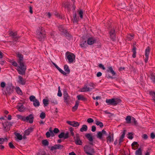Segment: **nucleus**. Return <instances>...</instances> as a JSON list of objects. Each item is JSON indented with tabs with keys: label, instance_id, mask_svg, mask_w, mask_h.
<instances>
[{
	"label": "nucleus",
	"instance_id": "nucleus-1",
	"mask_svg": "<svg viewBox=\"0 0 155 155\" xmlns=\"http://www.w3.org/2000/svg\"><path fill=\"white\" fill-rule=\"evenodd\" d=\"M17 56L19 58V60L18 61L19 64V67L18 68V73L19 74H24L25 73L26 67L23 63V56L22 55L19 54H17Z\"/></svg>",
	"mask_w": 155,
	"mask_h": 155
},
{
	"label": "nucleus",
	"instance_id": "nucleus-2",
	"mask_svg": "<svg viewBox=\"0 0 155 155\" xmlns=\"http://www.w3.org/2000/svg\"><path fill=\"white\" fill-rule=\"evenodd\" d=\"M16 117L18 119L23 121L29 123L30 124H31L33 122L34 119L33 115L32 114H30L26 117L18 114L16 115Z\"/></svg>",
	"mask_w": 155,
	"mask_h": 155
},
{
	"label": "nucleus",
	"instance_id": "nucleus-3",
	"mask_svg": "<svg viewBox=\"0 0 155 155\" xmlns=\"http://www.w3.org/2000/svg\"><path fill=\"white\" fill-rule=\"evenodd\" d=\"M58 29L61 35L71 37L72 36L68 32L67 29L63 25H60L58 27Z\"/></svg>",
	"mask_w": 155,
	"mask_h": 155
},
{
	"label": "nucleus",
	"instance_id": "nucleus-4",
	"mask_svg": "<svg viewBox=\"0 0 155 155\" xmlns=\"http://www.w3.org/2000/svg\"><path fill=\"white\" fill-rule=\"evenodd\" d=\"M36 31V35L39 40L40 41H43L45 37V32L43 31L42 28H39Z\"/></svg>",
	"mask_w": 155,
	"mask_h": 155
},
{
	"label": "nucleus",
	"instance_id": "nucleus-5",
	"mask_svg": "<svg viewBox=\"0 0 155 155\" xmlns=\"http://www.w3.org/2000/svg\"><path fill=\"white\" fill-rule=\"evenodd\" d=\"M121 100L118 98H112L111 99H107L106 102L108 105H111L113 106H116L119 103H120Z\"/></svg>",
	"mask_w": 155,
	"mask_h": 155
},
{
	"label": "nucleus",
	"instance_id": "nucleus-6",
	"mask_svg": "<svg viewBox=\"0 0 155 155\" xmlns=\"http://www.w3.org/2000/svg\"><path fill=\"white\" fill-rule=\"evenodd\" d=\"M84 151L87 155L91 153H94L95 151L94 149L87 145H85L84 147Z\"/></svg>",
	"mask_w": 155,
	"mask_h": 155
},
{
	"label": "nucleus",
	"instance_id": "nucleus-7",
	"mask_svg": "<svg viewBox=\"0 0 155 155\" xmlns=\"http://www.w3.org/2000/svg\"><path fill=\"white\" fill-rule=\"evenodd\" d=\"M66 55L69 63H72L75 58V55L71 53L67 52L66 53Z\"/></svg>",
	"mask_w": 155,
	"mask_h": 155
},
{
	"label": "nucleus",
	"instance_id": "nucleus-8",
	"mask_svg": "<svg viewBox=\"0 0 155 155\" xmlns=\"http://www.w3.org/2000/svg\"><path fill=\"white\" fill-rule=\"evenodd\" d=\"M97 41V38L94 37H91L88 38L87 40V43L89 45H93L96 43Z\"/></svg>",
	"mask_w": 155,
	"mask_h": 155
},
{
	"label": "nucleus",
	"instance_id": "nucleus-9",
	"mask_svg": "<svg viewBox=\"0 0 155 155\" xmlns=\"http://www.w3.org/2000/svg\"><path fill=\"white\" fill-rule=\"evenodd\" d=\"M64 148V146L60 144H55L51 147L50 150L52 151L57 149L62 150Z\"/></svg>",
	"mask_w": 155,
	"mask_h": 155
},
{
	"label": "nucleus",
	"instance_id": "nucleus-10",
	"mask_svg": "<svg viewBox=\"0 0 155 155\" xmlns=\"http://www.w3.org/2000/svg\"><path fill=\"white\" fill-rule=\"evenodd\" d=\"M6 89L7 92L8 94H11L12 93L13 89V86H12V83L8 84L6 87Z\"/></svg>",
	"mask_w": 155,
	"mask_h": 155
},
{
	"label": "nucleus",
	"instance_id": "nucleus-11",
	"mask_svg": "<svg viewBox=\"0 0 155 155\" xmlns=\"http://www.w3.org/2000/svg\"><path fill=\"white\" fill-rule=\"evenodd\" d=\"M12 125V123L8 121L5 122L3 124V126L4 130L8 131L10 130V127Z\"/></svg>",
	"mask_w": 155,
	"mask_h": 155
},
{
	"label": "nucleus",
	"instance_id": "nucleus-12",
	"mask_svg": "<svg viewBox=\"0 0 155 155\" xmlns=\"http://www.w3.org/2000/svg\"><path fill=\"white\" fill-rule=\"evenodd\" d=\"M109 34L111 39L113 41L115 40L116 39L115 30L113 28H112L110 31Z\"/></svg>",
	"mask_w": 155,
	"mask_h": 155
},
{
	"label": "nucleus",
	"instance_id": "nucleus-13",
	"mask_svg": "<svg viewBox=\"0 0 155 155\" xmlns=\"http://www.w3.org/2000/svg\"><path fill=\"white\" fill-rule=\"evenodd\" d=\"M106 131L103 129L101 131H99L97 132V137L101 140H102V139L103 135L104 134L106 135Z\"/></svg>",
	"mask_w": 155,
	"mask_h": 155
},
{
	"label": "nucleus",
	"instance_id": "nucleus-14",
	"mask_svg": "<svg viewBox=\"0 0 155 155\" xmlns=\"http://www.w3.org/2000/svg\"><path fill=\"white\" fill-rule=\"evenodd\" d=\"M67 123L69 125L72 126L73 127H77L79 126L80 124L78 122L75 121H67Z\"/></svg>",
	"mask_w": 155,
	"mask_h": 155
},
{
	"label": "nucleus",
	"instance_id": "nucleus-15",
	"mask_svg": "<svg viewBox=\"0 0 155 155\" xmlns=\"http://www.w3.org/2000/svg\"><path fill=\"white\" fill-rule=\"evenodd\" d=\"M69 137V133L67 132L65 134L64 132H61L60 134L58 135V137L60 138H64V139L68 138Z\"/></svg>",
	"mask_w": 155,
	"mask_h": 155
},
{
	"label": "nucleus",
	"instance_id": "nucleus-16",
	"mask_svg": "<svg viewBox=\"0 0 155 155\" xmlns=\"http://www.w3.org/2000/svg\"><path fill=\"white\" fill-rule=\"evenodd\" d=\"M64 102L66 104H68L69 102V99L70 98L67 92H64L63 94Z\"/></svg>",
	"mask_w": 155,
	"mask_h": 155
},
{
	"label": "nucleus",
	"instance_id": "nucleus-17",
	"mask_svg": "<svg viewBox=\"0 0 155 155\" xmlns=\"http://www.w3.org/2000/svg\"><path fill=\"white\" fill-rule=\"evenodd\" d=\"M107 72L110 73L113 76L115 75L116 74V72L113 70L112 66L108 67L107 68Z\"/></svg>",
	"mask_w": 155,
	"mask_h": 155
},
{
	"label": "nucleus",
	"instance_id": "nucleus-18",
	"mask_svg": "<svg viewBox=\"0 0 155 155\" xmlns=\"http://www.w3.org/2000/svg\"><path fill=\"white\" fill-rule=\"evenodd\" d=\"M17 108L18 110L21 112H22L25 110V108L23 105L21 104H19L17 106Z\"/></svg>",
	"mask_w": 155,
	"mask_h": 155
},
{
	"label": "nucleus",
	"instance_id": "nucleus-19",
	"mask_svg": "<svg viewBox=\"0 0 155 155\" xmlns=\"http://www.w3.org/2000/svg\"><path fill=\"white\" fill-rule=\"evenodd\" d=\"M107 142L108 143H110L113 142L114 140L113 134H112L110 135L107 137Z\"/></svg>",
	"mask_w": 155,
	"mask_h": 155
},
{
	"label": "nucleus",
	"instance_id": "nucleus-20",
	"mask_svg": "<svg viewBox=\"0 0 155 155\" xmlns=\"http://www.w3.org/2000/svg\"><path fill=\"white\" fill-rule=\"evenodd\" d=\"M85 136L87 138L88 140L90 142H91V143H90V144H91L92 145L93 138L91 134H87Z\"/></svg>",
	"mask_w": 155,
	"mask_h": 155
},
{
	"label": "nucleus",
	"instance_id": "nucleus-21",
	"mask_svg": "<svg viewBox=\"0 0 155 155\" xmlns=\"http://www.w3.org/2000/svg\"><path fill=\"white\" fill-rule=\"evenodd\" d=\"M34 128L33 127H30L26 130L25 131V135L28 136L31 132L33 131Z\"/></svg>",
	"mask_w": 155,
	"mask_h": 155
},
{
	"label": "nucleus",
	"instance_id": "nucleus-22",
	"mask_svg": "<svg viewBox=\"0 0 155 155\" xmlns=\"http://www.w3.org/2000/svg\"><path fill=\"white\" fill-rule=\"evenodd\" d=\"M90 90V88L89 87H87L86 85H85L84 86L80 88V91L82 92H84L89 91Z\"/></svg>",
	"mask_w": 155,
	"mask_h": 155
},
{
	"label": "nucleus",
	"instance_id": "nucleus-23",
	"mask_svg": "<svg viewBox=\"0 0 155 155\" xmlns=\"http://www.w3.org/2000/svg\"><path fill=\"white\" fill-rule=\"evenodd\" d=\"M75 142L76 144L78 145H81L83 143L78 136H76V139L75 140Z\"/></svg>",
	"mask_w": 155,
	"mask_h": 155
},
{
	"label": "nucleus",
	"instance_id": "nucleus-24",
	"mask_svg": "<svg viewBox=\"0 0 155 155\" xmlns=\"http://www.w3.org/2000/svg\"><path fill=\"white\" fill-rule=\"evenodd\" d=\"M63 6L65 8L67 9V10L68 12H69L70 10L71 5L68 3L66 2L63 4Z\"/></svg>",
	"mask_w": 155,
	"mask_h": 155
},
{
	"label": "nucleus",
	"instance_id": "nucleus-25",
	"mask_svg": "<svg viewBox=\"0 0 155 155\" xmlns=\"http://www.w3.org/2000/svg\"><path fill=\"white\" fill-rule=\"evenodd\" d=\"M79 102L78 101H76L75 102V104L74 107H73L72 109V110L73 112L75 111L78 109L79 105Z\"/></svg>",
	"mask_w": 155,
	"mask_h": 155
},
{
	"label": "nucleus",
	"instance_id": "nucleus-26",
	"mask_svg": "<svg viewBox=\"0 0 155 155\" xmlns=\"http://www.w3.org/2000/svg\"><path fill=\"white\" fill-rule=\"evenodd\" d=\"M64 69L65 72L66 73V74L70 73V70L68 66L67 65L65 64L64 65Z\"/></svg>",
	"mask_w": 155,
	"mask_h": 155
},
{
	"label": "nucleus",
	"instance_id": "nucleus-27",
	"mask_svg": "<svg viewBox=\"0 0 155 155\" xmlns=\"http://www.w3.org/2000/svg\"><path fill=\"white\" fill-rule=\"evenodd\" d=\"M18 83L21 85H24L26 82V80L24 78H19L18 81Z\"/></svg>",
	"mask_w": 155,
	"mask_h": 155
},
{
	"label": "nucleus",
	"instance_id": "nucleus-28",
	"mask_svg": "<svg viewBox=\"0 0 155 155\" xmlns=\"http://www.w3.org/2000/svg\"><path fill=\"white\" fill-rule=\"evenodd\" d=\"M78 99L79 100H82L84 101H85L87 100V99L84 97L83 96L79 95L77 96Z\"/></svg>",
	"mask_w": 155,
	"mask_h": 155
},
{
	"label": "nucleus",
	"instance_id": "nucleus-29",
	"mask_svg": "<svg viewBox=\"0 0 155 155\" xmlns=\"http://www.w3.org/2000/svg\"><path fill=\"white\" fill-rule=\"evenodd\" d=\"M16 92L19 95H22V93L21 90L18 87H16L15 88Z\"/></svg>",
	"mask_w": 155,
	"mask_h": 155
},
{
	"label": "nucleus",
	"instance_id": "nucleus-30",
	"mask_svg": "<svg viewBox=\"0 0 155 155\" xmlns=\"http://www.w3.org/2000/svg\"><path fill=\"white\" fill-rule=\"evenodd\" d=\"M73 21L74 23H77L78 22V19L77 17V14L76 13L74 14L73 16Z\"/></svg>",
	"mask_w": 155,
	"mask_h": 155
},
{
	"label": "nucleus",
	"instance_id": "nucleus-31",
	"mask_svg": "<svg viewBox=\"0 0 155 155\" xmlns=\"http://www.w3.org/2000/svg\"><path fill=\"white\" fill-rule=\"evenodd\" d=\"M87 130V127L86 125H82V127L80 129V130L81 132L86 131Z\"/></svg>",
	"mask_w": 155,
	"mask_h": 155
},
{
	"label": "nucleus",
	"instance_id": "nucleus-32",
	"mask_svg": "<svg viewBox=\"0 0 155 155\" xmlns=\"http://www.w3.org/2000/svg\"><path fill=\"white\" fill-rule=\"evenodd\" d=\"M33 102V105L35 107H38L40 105L39 102L37 99H35Z\"/></svg>",
	"mask_w": 155,
	"mask_h": 155
},
{
	"label": "nucleus",
	"instance_id": "nucleus-33",
	"mask_svg": "<svg viewBox=\"0 0 155 155\" xmlns=\"http://www.w3.org/2000/svg\"><path fill=\"white\" fill-rule=\"evenodd\" d=\"M149 94L152 96V100L155 103V92L150 91L149 92Z\"/></svg>",
	"mask_w": 155,
	"mask_h": 155
},
{
	"label": "nucleus",
	"instance_id": "nucleus-34",
	"mask_svg": "<svg viewBox=\"0 0 155 155\" xmlns=\"http://www.w3.org/2000/svg\"><path fill=\"white\" fill-rule=\"evenodd\" d=\"M150 48L149 47H147L145 51V56L148 57L150 54Z\"/></svg>",
	"mask_w": 155,
	"mask_h": 155
},
{
	"label": "nucleus",
	"instance_id": "nucleus-35",
	"mask_svg": "<svg viewBox=\"0 0 155 155\" xmlns=\"http://www.w3.org/2000/svg\"><path fill=\"white\" fill-rule=\"evenodd\" d=\"M95 124L99 126V127L101 128L103 127V123L97 120H96L95 121Z\"/></svg>",
	"mask_w": 155,
	"mask_h": 155
},
{
	"label": "nucleus",
	"instance_id": "nucleus-36",
	"mask_svg": "<svg viewBox=\"0 0 155 155\" xmlns=\"http://www.w3.org/2000/svg\"><path fill=\"white\" fill-rule=\"evenodd\" d=\"M142 151L140 148H139L135 152V155H142Z\"/></svg>",
	"mask_w": 155,
	"mask_h": 155
},
{
	"label": "nucleus",
	"instance_id": "nucleus-37",
	"mask_svg": "<svg viewBox=\"0 0 155 155\" xmlns=\"http://www.w3.org/2000/svg\"><path fill=\"white\" fill-rule=\"evenodd\" d=\"M10 63L12 64V65L17 67V70L18 71V68L19 67V64L18 65L17 63L15 61H12L10 62Z\"/></svg>",
	"mask_w": 155,
	"mask_h": 155
},
{
	"label": "nucleus",
	"instance_id": "nucleus-38",
	"mask_svg": "<svg viewBox=\"0 0 155 155\" xmlns=\"http://www.w3.org/2000/svg\"><path fill=\"white\" fill-rule=\"evenodd\" d=\"M9 34L10 36H12L13 38H16L17 37V34L16 32H14L12 31L10 32Z\"/></svg>",
	"mask_w": 155,
	"mask_h": 155
},
{
	"label": "nucleus",
	"instance_id": "nucleus-39",
	"mask_svg": "<svg viewBox=\"0 0 155 155\" xmlns=\"http://www.w3.org/2000/svg\"><path fill=\"white\" fill-rule=\"evenodd\" d=\"M125 135V133L124 131V132H123L121 136H120V138L119 140V143H120L122 142V141H123V139Z\"/></svg>",
	"mask_w": 155,
	"mask_h": 155
},
{
	"label": "nucleus",
	"instance_id": "nucleus-40",
	"mask_svg": "<svg viewBox=\"0 0 155 155\" xmlns=\"http://www.w3.org/2000/svg\"><path fill=\"white\" fill-rule=\"evenodd\" d=\"M125 120L126 121V122L127 124H130L131 121V117L130 116H128L126 117Z\"/></svg>",
	"mask_w": 155,
	"mask_h": 155
},
{
	"label": "nucleus",
	"instance_id": "nucleus-41",
	"mask_svg": "<svg viewBox=\"0 0 155 155\" xmlns=\"http://www.w3.org/2000/svg\"><path fill=\"white\" fill-rule=\"evenodd\" d=\"M15 136L16 137L17 139L19 140H21L22 139V136L19 133H17L15 134Z\"/></svg>",
	"mask_w": 155,
	"mask_h": 155
},
{
	"label": "nucleus",
	"instance_id": "nucleus-42",
	"mask_svg": "<svg viewBox=\"0 0 155 155\" xmlns=\"http://www.w3.org/2000/svg\"><path fill=\"white\" fill-rule=\"evenodd\" d=\"M43 102L44 106H47L48 105V101L47 99H43Z\"/></svg>",
	"mask_w": 155,
	"mask_h": 155
},
{
	"label": "nucleus",
	"instance_id": "nucleus-43",
	"mask_svg": "<svg viewBox=\"0 0 155 155\" xmlns=\"http://www.w3.org/2000/svg\"><path fill=\"white\" fill-rule=\"evenodd\" d=\"M42 144L44 146H48L49 144V142L47 140H44L42 141Z\"/></svg>",
	"mask_w": 155,
	"mask_h": 155
},
{
	"label": "nucleus",
	"instance_id": "nucleus-44",
	"mask_svg": "<svg viewBox=\"0 0 155 155\" xmlns=\"http://www.w3.org/2000/svg\"><path fill=\"white\" fill-rule=\"evenodd\" d=\"M133 54H132V57L134 58L136 57V48L135 47H134L133 48Z\"/></svg>",
	"mask_w": 155,
	"mask_h": 155
},
{
	"label": "nucleus",
	"instance_id": "nucleus-45",
	"mask_svg": "<svg viewBox=\"0 0 155 155\" xmlns=\"http://www.w3.org/2000/svg\"><path fill=\"white\" fill-rule=\"evenodd\" d=\"M133 36L130 34H128L127 36V39L128 40L130 41L133 39Z\"/></svg>",
	"mask_w": 155,
	"mask_h": 155
},
{
	"label": "nucleus",
	"instance_id": "nucleus-46",
	"mask_svg": "<svg viewBox=\"0 0 155 155\" xmlns=\"http://www.w3.org/2000/svg\"><path fill=\"white\" fill-rule=\"evenodd\" d=\"M35 99H37L33 95L29 97V100L31 101H33Z\"/></svg>",
	"mask_w": 155,
	"mask_h": 155
},
{
	"label": "nucleus",
	"instance_id": "nucleus-47",
	"mask_svg": "<svg viewBox=\"0 0 155 155\" xmlns=\"http://www.w3.org/2000/svg\"><path fill=\"white\" fill-rule=\"evenodd\" d=\"M40 117L41 119H44L45 117V113L41 112L40 115Z\"/></svg>",
	"mask_w": 155,
	"mask_h": 155
},
{
	"label": "nucleus",
	"instance_id": "nucleus-48",
	"mask_svg": "<svg viewBox=\"0 0 155 155\" xmlns=\"http://www.w3.org/2000/svg\"><path fill=\"white\" fill-rule=\"evenodd\" d=\"M86 41H85L84 42H83L82 43H81L80 44V45L81 47L82 48H85L86 47Z\"/></svg>",
	"mask_w": 155,
	"mask_h": 155
},
{
	"label": "nucleus",
	"instance_id": "nucleus-49",
	"mask_svg": "<svg viewBox=\"0 0 155 155\" xmlns=\"http://www.w3.org/2000/svg\"><path fill=\"white\" fill-rule=\"evenodd\" d=\"M58 70L62 74L64 75H65L66 74V73L64 71H63L62 69H61L60 68L58 69Z\"/></svg>",
	"mask_w": 155,
	"mask_h": 155
},
{
	"label": "nucleus",
	"instance_id": "nucleus-50",
	"mask_svg": "<svg viewBox=\"0 0 155 155\" xmlns=\"http://www.w3.org/2000/svg\"><path fill=\"white\" fill-rule=\"evenodd\" d=\"M58 70L62 74L64 75H65L66 74V73L64 71H63L62 69H61L60 68L58 69Z\"/></svg>",
	"mask_w": 155,
	"mask_h": 155
},
{
	"label": "nucleus",
	"instance_id": "nucleus-51",
	"mask_svg": "<svg viewBox=\"0 0 155 155\" xmlns=\"http://www.w3.org/2000/svg\"><path fill=\"white\" fill-rule=\"evenodd\" d=\"M137 144V142H134L131 144V146L132 147V148L133 149L135 150V149L134 148L135 147V145H136Z\"/></svg>",
	"mask_w": 155,
	"mask_h": 155
},
{
	"label": "nucleus",
	"instance_id": "nucleus-52",
	"mask_svg": "<svg viewBox=\"0 0 155 155\" xmlns=\"http://www.w3.org/2000/svg\"><path fill=\"white\" fill-rule=\"evenodd\" d=\"M5 140H7V139L6 138L4 139L3 138H0V144H2L4 142Z\"/></svg>",
	"mask_w": 155,
	"mask_h": 155
},
{
	"label": "nucleus",
	"instance_id": "nucleus-53",
	"mask_svg": "<svg viewBox=\"0 0 155 155\" xmlns=\"http://www.w3.org/2000/svg\"><path fill=\"white\" fill-rule=\"evenodd\" d=\"M98 67L103 70H105L106 69L104 65L101 64H99L98 65Z\"/></svg>",
	"mask_w": 155,
	"mask_h": 155
},
{
	"label": "nucleus",
	"instance_id": "nucleus-54",
	"mask_svg": "<svg viewBox=\"0 0 155 155\" xmlns=\"http://www.w3.org/2000/svg\"><path fill=\"white\" fill-rule=\"evenodd\" d=\"M57 95L58 96L60 97H61L62 95V93L60 90V87H58V93Z\"/></svg>",
	"mask_w": 155,
	"mask_h": 155
},
{
	"label": "nucleus",
	"instance_id": "nucleus-55",
	"mask_svg": "<svg viewBox=\"0 0 155 155\" xmlns=\"http://www.w3.org/2000/svg\"><path fill=\"white\" fill-rule=\"evenodd\" d=\"M79 14L81 18H82L83 17V12L82 10H80Z\"/></svg>",
	"mask_w": 155,
	"mask_h": 155
},
{
	"label": "nucleus",
	"instance_id": "nucleus-56",
	"mask_svg": "<svg viewBox=\"0 0 155 155\" xmlns=\"http://www.w3.org/2000/svg\"><path fill=\"white\" fill-rule=\"evenodd\" d=\"M9 147L11 149H14L15 148V147L12 142H10L9 143Z\"/></svg>",
	"mask_w": 155,
	"mask_h": 155
},
{
	"label": "nucleus",
	"instance_id": "nucleus-57",
	"mask_svg": "<svg viewBox=\"0 0 155 155\" xmlns=\"http://www.w3.org/2000/svg\"><path fill=\"white\" fill-rule=\"evenodd\" d=\"M94 122V120L93 119L91 118H89L87 120V122L88 123H91Z\"/></svg>",
	"mask_w": 155,
	"mask_h": 155
},
{
	"label": "nucleus",
	"instance_id": "nucleus-58",
	"mask_svg": "<svg viewBox=\"0 0 155 155\" xmlns=\"http://www.w3.org/2000/svg\"><path fill=\"white\" fill-rule=\"evenodd\" d=\"M150 137L152 139H154L155 138V134L153 132L150 134Z\"/></svg>",
	"mask_w": 155,
	"mask_h": 155
},
{
	"label": "nucleus",
	"instance_id": "nucleus-59",
	"mask_svg": "<svg viewBox=\"0 0 155 155\" xmlns=\"http://www.w3.org/2000/svg\"><path fill=\"white\" fill-rule=\"evenodd\" d=\"M142 137L145 140H147L148 138V137L146 134H144L143 135Z\"/></svg>",
	"mask_w": 155,
	"mask_h": 155
},
{
	"label": "nucleus",
	"instance_id": "nucleus-60",
	"mask_svg": "<svg viewBox=\"0 0 155 155\" xmlns=\"http://www.w3.org/2000/svg\"><path fill=\"white\" fill-rule=\"evenodd\" d=\"M51 102L54 104H58V101L57 100H54L53 99L51 100Z\"/></svg>",
	"mask_w": 155,
	"mask_h": 155
},
{
	"label": "nucleus",
	"instance_id": "nucleus-61",
	"mask_svg": "<svg viewBox=\"0 0 155 155\" xmlns=\"http://www.w3.org/2000/svg\"><path fill=\"white\" fill-rule=\"evenodd\" d=\"M0 85L2 87L4 88L6 84L4 82H2L1 83Z\"/></svg>",
	"mask_w": 155,
	"mask_h": 155
},
{
	"label": "nucleus",
	"instance_id": "nucleus-62",
	"mask_svg": "<svg viewBox=\"0 0 155 155\" xmlns=\"http://www.w3.org/2000/svg\"><path fill=\"white\" fill-rule=\"evenodd\" d=\"M59 131V130L57 128H55L54 129L53 132L55 133H57Z\"/></svg>",
	"mask_w": 155,
	"mask_h": 155
},
{
	"label": "nucleus",
	"instance_id": "nucleus-63",
	"mask_svg": "<svg viewBox=\"0 0 155 155\" xmlns=\"http://www.w3.org/2000/svg\"><path fill=\"white\" fill-rule=\"evenodd\" d=\"M96 130V128L95 126H93L91 127V131L92 132H94Z\"/></svg>",
	"mask_w": 155,
	"mask_h": 155
},
{
	"label": "nucleus",
	"instance_id": "nucleus-64",
	"mask_svg": "<svg viewBox=\"0 0 155 155\" xmlns=\"http://www.w3.org/2000/svg\"><path fill=\"white\" fill-rule=\"evenodd\" d=\"M128 138L130 139H132L133 137L130 133H129L128 135Z\"/></svg>",
	"mask_w": 155,
	"mask_h": 155
}]
</instances>
